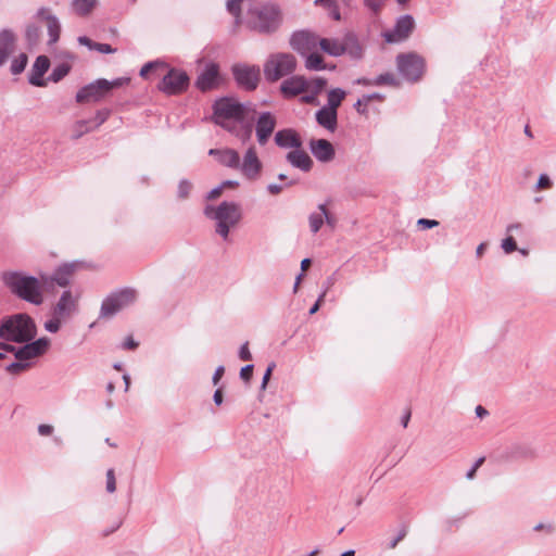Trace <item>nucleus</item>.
<instances>
[{
	"instance_id": "1",
	"label": "nucleus",
	"mask_w": 556,
	"mask_h": 556,
	"mask_svg": "<svg viewBox=\"0 0 556 556\" xmlns=\"http://www.w3.org/2000/svg\"><path fill=\"white\" fill-rule=\"evenodd\" d=\"M255 113L251 103H241L233 98L224 97L213 104V121L228 132H235L237 124H242L248 114Z\"/></svg>"
},
{
	"instance_id": "2",
	"label": "nucleus",
	"mask_w": 556,
	"mask_h": 556,
	"mask_svg": "<svg viewBox=\"0 0 556 556\" xmlns=\"http://www.w3.org/2000/svg\"><path fill=\"white\" fill-rule=\"evenodd\" d=\"M282 21L281 8L274 2H264L248 10L245 23L249 29L269 35L279 29Z\"/></svg>"
},
{
	"instance_id": "3",
	"label": "nucleus",
	"mask_w": 556,
	"mask_h": 556,
	"mask_svg": "<svg viewBox=\"0 0 556 556\" xmlns=\"http://www.w3.org/2000/svg\"><path fill=\"white\" fill-rule=\"evenodd\" d=\"M36 336L35 320L26 313L5 316L0 321V338L3 341L23 343L34 340Z\"/></svg>"
},
{
	"instance_id": "4",
	"label": "nucleus",
	"mask_w": 556,
	"mask_h": 556,
	"mask_svg": "<svg viewBox=\"0 0 556 556\" xmlns=\"http://www.w3.org/2000/svg\"><path fill=\"white\" fill-rule=\"evenodd\" d=\"M204 215L216 222V233L224 240H227L230 228L235 227L241 220L242 211L239 203L223 201L217 206L206 205Z\"/></svg>"
},
{
	"instance_id": "5",
	"label": "nucleus",
	"mask_w": 556,
	"mask_h": 556,
	"mask_svg": "<svg viewBox=\"0 0 556 556\" xmlns=\"http://www.w3.org/2000/svg\"><path fill=\"white\" fill-rule=\"evenodd\" d=\"M5 283L12 293L28 303L40 305L43 301L40 282L34 276L13 271L5 276Z\"/></svg>"
},
{
	"instance_id": "6",
	"label": "nucleus",
	"mask_w": 556,
	"mask_h": 556,
	"mask_svg": "<svg viewBox=\"0 0 556 556\" xmlns=\"http://www.w3.org/2000/svg\"><path fill=\"white\" fill-rule=\"evenodd\" d=\"M129 83V78L121 77L113 80L104 78L97 79L78 90L76 93V101L78 103L85 102H99L102 100L113 88H119Z\"/></svg>"
},
{
	"instance_id": "7",
	"label": "nucleus",
	"mask_w": 556,
	"mask_h": 556,
	"mask_svg": "<svg viewBox=\"0 0 556 556\" xmlns=\"http://www.w3.org/2000/svg\"><path fill=\"white\" fill-rule=\"evenodd\" d=\"M296 68V59L290 53H273L264 64V75L267 81L275 83L292 74Z\"/></svg>"
},
{
	"instance_id": "8",
	"label": "nucleus",
	"mask_w": 556,
	"mask_h": 556,
	"mask_svg": "<svg viewBox=\"0 0 556 556\" xmlns=\"http://www.w3.org/2000/svg\"><path fill=\"white\" fill-rule=\"evenodd\" d=\"M137 299V291L132 288H124L109 294L102 302L101 318H110L122 309L130 306Z\"/></svg>"
},
{
	"instance_id": "9",
	"label": "nucleus",
	"mask_w": 556,
	"mask_h": 556,
	"mask_svg": "<svg viewBox=\"0 0 556 556\" xmlns=\"http://www.w3.org/2000/svg\"><path fill=\"white\" fill-rule=\"evenodd\" d=\"M399 73L408 81H418L426 67L425 59L416 52L400 53L396 56Z\"/></svg>"
},
{
	"instance_id": "10",
	"label": "nucleus",
	"mask_w": 556,
	"mask_h": 556,
	"mask_svg": "<svg viewBox=\"0 0 556 556\" xmlns=\"http://www.w3.org/2000/svg\"><path fill=\"white\" fill-rule=\"evenodd\" d=\"M231 73L237 85L247 91L255 90L261 81V68L258 65L236 63L231 67Z\"/></svg>"
},
{
	"instance_id": "11",
	"label": "nucleus",
	"mask_w": 556,
	"mask_h": 556,
	"mask_svg": "<svg viewBox=\"0 0 556 556\" xmlns=\"http://www.w3.org/2000/svg\"><path fill=\"white\" fill-rule=\"evenodd\" d=\"M190 84V78L185 71L169 68L159 84V89L166 94H180Z\"/></svg>"
},
{
	"instance_id": "12",
	"label": "nucleus",
	"mask_w": 556,
	"mask_h": 556,
	"mask_svg": "<svg viewBox=\"0 0 556 556\" xmlns=\"http://www.w3.org/2000/svg\"><path fill=\"white\" fill-rule=\"evenodd\" d=\"M50 344L51 340L48 337L23 342L22 346H17L16 359L28 363L30 359L38 358L47 353Z\"/></svg>"
},
{
	"instance_id": "13",
	"label": "nucleus",
	"mask_w": 556,
	"mask_h": 556,
	"mask_svg": "<svg viewBox=\"0 0 556 556\" xmlns=\"http://www.w3.org/2000/svg\"><path fill=\"white\" fill-rule=\"evenodd\" d=\"M415 27V21L412 15L405 14L396 20L392 30L383 34V38L388 43H395L406 40Z\"/></svg>"
},
{
	"instance_id": "14",
	"label": "nucleus",
	"mask_w": 556,
	"mask_h": 556,
	"mask_svg": "<svg viewBox=\"0 0 556 556\" xmlns=\"http://www.w3.org/2000/svg\"><path fill=\"white\" fill-rule=\"evenodd\" d=\"M319 37L309 30H299L292 34L290 45L302 55L314 51L319 46Z\"/></svg>"
},
{
	"instance_id": "15",
	"label": "nucleus",
	"mask_w": 556,
	"mask_h": 556,
	"mask_svg": "<svg viewBox=\"0 0 556 556\" xmlns=\"http://www.w3.org/2000/svg\"><path fill=\"white\" fill-rule=\"evenodd\" d=\"M262 162L260 161L256 149L254 146L249 147L243 155L242 162L238 169L241 170L242 175L249 180H255L260 177L262 172Z\"/></svg>"
},
{
	"instance_id": "16",
	"label": "nucleus",
	"mask_w": 556,
	"mask_h": 556,
	"mask_svg": "<svg viewBox=\"0 0 556 556\" xmlns=\"http://www.w3.org/2000/svg\"><path fill=\"white\" fill-rule=\"evenodd\" d=\"M276 125L277 118L271 112L260 113L255 124V134L260 146H265L268 142Z\"/></svg>"
},
{
	"instance_id": "17",
	"label": "nucleus",
	"mask_w": 556,
	"mask_h": 556,
	"mask_svg": "<svg viewBox=\"0 0 556 556\" xmlns=\"http://www.w3.org/2000/svg\"><path fill=\"white\" fill-rule=\"evenodd\" d=\"M78 311V296L65 290L52 309V315L68 319Z\"/></svg>"
},
{
	"instance_id": "18",
	"label": "nucleus",
	"mask_w": 556,
	"mask_h": 556,
	"mask_svg": "<svg viewBox=\"0 0 556 556\" xmlns=\"http://www.w3.org/2000/svg\"><path fill=\"white\" fill-rule=\"evenodd\" d=\"M219 76V66L217 63L211 62L199 74L195 80V87L201 91L212 90L217 86Z\"/></svg>"
},
{
	"instance_id": "19",
	"label": "nucleus",
	"mask_w": 556,
	"mask_h": 556,
	"mask_svg": "<svg viewBox=\"0 0 556 556\" xmlns=\"http://www.w3.org/2000/svg\"><path fill=\"white\" fill-rule=\"evenodd\" d=\"M309 90V81L303 76H292L280 85V91L286 98L296 97Z\"/></svg>"
},
{
	"instance_id": "20",
	"label": "nucleus",
	"mask_w": 556,
	"mask_h": 556,
	"mask_svg": "<svg viewBox=\"0 0 556 556\" xmlns=\"http://www.w3.org/2000/svg\"><path fill=\"white\" fill-rule=\"evenodd\" d=\"M503 457L506 460L534 459L536 452L528 443L514 442L505 448Z\"/></svg>"
},
{
	"instance_id": "21",
	"label": "nucleus",
	"mask_w": 556,
	"mask_h": 556,
	"mask_svg": "<svg viewBox=\"0 0 556 556\" xmlns=\"http://www.w3.org/2000/svg\"><path fill=\"white\" fill-rule=\"evenodd\" d=\"M309 150L316 160L321 163H328L336 156L334 148L327 139H311Z\"/></svg>"
},
{
	"instance_id": "22",
	"label": "nucleus",
	"mask_w": 556,
	"mask_h": 556,
	"mask_svg": "<svg viewBox=\"0 0 556 556\" xmlns=\"http://www.w3.org/2000/svg\"><path fill=\"white\" fill-rule=\"evenodd\" d=\"M275 143L281 149L302 148L303 141L299 132L293 128H283L278 130L274 137Z\"/></svg>"
},
{
	"instance_id": "23",
	"label": "nucleus",
	"mask_w": 556,
	"mask_h": 556,
	"mask_svg": "<svg viewBox=\"0 0 556 556\" xmlns=\"http://www.w3.org/2000/svg\"><path fill=\"white\" fill-rule=\"evenodd\" d=\"M50 67V60L46 55H39L35 60L30 70L28 81L33 86L42 87L45 86L43 75Z\"/></svg>"
},
{
	"instance_id": "24",
	"label": "nucleus",
	"mask_w": 556,
	"mask_h": 556,
	"mask_svg": "<svg viewBox=\"0 0 556 556\" xmlns=\"http://www.w3.org/2000/svg\"><path fill=\"white\" fill-rule=\"evenodd\" d=\"M79 266L80 264L78 262L62 264L54 270L50 280L58 286L65 288L70 285L72 277Z\"/></svg>"
},
{
	"instance_id": "25",
	"label": "nucleus",
	"mask_w": 556,
	"mask_h": 556,
	"mask_svg": "<svg viewBox=\"0 0 556 556\" xmlns=\"http://www.w3.org/2000/svg\"><path fill=\"white\" fill-rule=\"evenodd\" d=\"M343 54L349 55L352 60H361L364 55L363 46L359 43L357 36L349 31L341 39Z\"/></svg>"
},
{
	"instance_id": "26",
	"label": "nucleus",
	"mask_w": 556,
	"mask_h": 556,
	"mask_svg": "<svg viewBox=\"0 0 556 556\" xmlns=\"http://www.w3.org/2000/svg\"><path fill=\"white\" fill-rule=\"evenodd\" d=\"M208 155L215 156L218 163L226 167L238 169L240 166V155L233 149H211Z\"/></svg>"
},
{
	"instance_id": "27",
	"label": "nucleus",
	"mask_w": 556,
	"mask_h": 556,
	"mask_svg": "<svg viewBox=\"0 0 556 556\" xmlns=\"http://www.w3.org/2000/svg\"><path fill=\"white\" fill-rule=\"evenodd\" d=\"M286 160L291 166L305 173L309 172L314 164L311 156L302 148L289 151L286 155Z\"/></svg>"
},
{
	"instance_id": "28",
	"label": "nucleus",
	"mask_w": 556,
	"mask_h": 556,
	"mask_svg": "<svg viewBox=\"0 0 556 556\" xmlns=\"http://www.w3.org/2000/svg\"><path fill=\"white\" fill-rule=\"evenodd\" d=\"M16 35L11 29L0 30V66H2L14 52Z\"/></svg>"
},
{
	"instance_id": "29",
	"label": "nucleus",
	"mask_w": 556,
	"mask_h": 556,
	"mask_svg": "<svg viewBox=\"0 0 556 556\" xmlns=\"http://www.w3.org/2000/svg\"><path fill=\"white\" fill-rule=\"evenodd\" d=\"M37 16L47 21L49 45L55 43L59 40L61 33V25L58 17L51 14L50 10L46 8L39 9Z\"/></svg>"
},
{
	"instance_id": "30",
	"label": "nucleus",
	"mask_w": 556,
	"mask_h": 556,
	"mask_svg": "<svg viewBox=\"0 0 556 556\" xmlns=\"http://www.w3.org/2000/svg\"><path fill=\"white\" fill-rule=\"evenodd\" d=\"M316 122L329 131H334L338 125V111L323 106L316 114Z\"/></svg>"
},
{
	"instance_id": "31",
	"label": "nucleus",
	"mask_w": 556,
	"mask_h": 556,
	"mask_svg": "<svg viewBox=\"0 0 556 556\" xmlns=\"http://www.w3.org/2000/svg\"><path fill=\"white\" fill-rule=\"evenodd\" d=\"M320 49L331 55V56H341L343 55V50L341 47V39L338 38H321L319 40Z\"/></svg>"
},
{
	"instance_id": "32",
	"label": "nucleus",
	"mask_w": 556,
	"mask_h": 556,
	"mask_svg": "<svg viewBox=\"0 0 556 556\" xmlns=\"http://www.w3.org/2000/svg\"><path fill=\"white\" fill-rule=\"evenodd\" d=\"M305 56V67L308 71H323L326 68L324 58L317 52H308Z\"/></svg>"
},
{
	"instance_id": "33",
	"label": "nucleus",
	"mask_w": 556,
	"mask_h": 556,
	"mask_svg": "<svg viewBox=\"0 0 556 556\" xmlns=\"http://www.w3.org/2000/svg\"><path fill=\"white\" fill-rule=\"evenodd\" d=\"M346 92L341 88L331 89L328 92V103L325 105L326 108L338 111V108L341 105L342 101L345 99Z\"/></svg>"
},
{
	"instance_id": "34",
	"label": "nucleus",
	"mask_w": 556,
	"mask_h": 556,
	"mask_svg": "<svg viewBox=\"0 0 556 556\" xmlns=\"http://www.w3.org/2000/svg\"><path fill=\"white\" fill-rule=\"evenodd\" d=\"M97 4V0H73L72 7L78 15L89 14Z\"/></svg>"
},
{
	"instance_id": "35",
	"label": "nucleus",
	"mask_w": 556,
	"mask_h": 556,
	"mask_svg": "<svg viewBox=\"0 0 556 556\" xmlns=\"http://www.w3.org/2000/svg\"><path fill=\"white\" fill-rule=\"evenodd\" d=\"M71 71V65L68 63H60L55 65L48 77V80L53 83H59Z\"/></svg>"
},
{
	"instance_id": "36",
	"label": "nucleus",
	"mask_w": 556,
	"mask_h": 556,
	"mask_svg": "<svg viewBox=\"0 0 556 556\" xmlns=\"http://www.w3.org/2000/svg\"><path fill=\"white\" fill-rule=\"evenodd\" d=\"M92 123H93V121H91V119L77 121L74 125L73 138L78 139L81 136H84L85 134L93 130Z\"/></svg>"
},
{
	"instance_id": "37",
	"label": "nucleus",
	"mask_w": 556,
	"mask_h": 556,
	"mask_svg": "<svg viewBox=\"0 0 556 556\" xmlns=\"http://www.w3.org/2000/svg\"><path fill=\"white\" fill-rule=\"evenodd\" d=\"M27 61H28V58L25 53H21L16 59H14L11 63V73L13 75H18L21 74L26 65H27Z\"/></svg>"
},
{
	"instance_id": "38",
	"label": "nucleus",
	"mask_w": 556,
	"mask_h": 556,
	"mask_svg": "<svg viewBox=\"0 0 556 556\" xmlns=\"http://www.w3.org/2000/svg\"><path fill=\"white\" fill-rule=\"evenodd\" d=\"M309 222V228L313 233H316L319 231L321 226L324 225V212H314L308 217Z\"/></svg>"
},
{
	"instance_id": "39",
	"label": "nucleus",
	"mask_w": 556,
	"mask_h": 556,
	"mask_svg": "<svg viewBox=\"0 0 556 556\" xmlns=\"http://www.w3.org/2000/svg\"><path fill=\"white\" fill-rule=\"evenodd\" d=\"M374 85L375 86H382V85H388V86H399V81L395 77L394 74L392 73H383V74H380L378 75L375 79H374Z\"/></svg>"
},
{
	"instance_id": "40",
	"label": "nucleus",
	"mask_w": 556,
	"mask_h": 556,
	"mask_svg": "<svg viewBox=\"0 0 556 556\" xmlns=\"http://www.w3.org/2000/svg\"><path fill=\"white\" fill-rule=\"evenodd\" d=\"M232 134L236 135L242 142H245L252 136V125L250 123H242L240 127L237 125V129Z\"/></svg>"
},
{
	"instance_id": "41",
	"label": "nucleus",
	"mask_w": 556,
	"mask_h": 556,
	"mask_svg": "<svg viewBox=\"0 0 556 556\" xmlns=\"http://www.w3.org/2000/svg\"><path fill=\"white\" fill-rule=\"evenodd\" d=\"M30 367L29 363L17 361L9 364L5 367V370L11 375H20L21 372L27 370Z\"/></svg>"
},
{
	"instance_id": "42",
	"label": "nucleus",
	"mask_w": 556,
	"mask_h": 556,
	"mask_svg": "<svg viewBox=\"0 0 556 556\" xmlns=\"http://www.w3.org/2000/svg\"><path fill=\"white\" fill-rule=\"evenodd\" d=\"M25 36L29 45H36L40 37V28L34 24L28 25Z\"/></svg>"
},
{
	"instance_id": "43",
	"label": "nucleus",
	"mask_w": 556,
	"mask_h": 556,
	"mask_svg": "<svg viewBox=\"0 0 556 556\" xmlns=\"http://www.w3.org/2000/svg\"><path fill=\"white\" fill-rule=\"evenodd\" d=\"M408 533V527L406 525H402L397 530L396 535L389 542L388 548L394 549L397 544L405 539Z\"/></svg>"
},
{
	"instance_id": "44",
	"label": "nucleus",
	"mask_w": 556,
	"mask_h": 556,
	"mask_svg": "<svg viewBox=\"0 0 556 556\" xmlns=\"http://www.w3.org/2000/svg\"><path fill=\"white\" fill-rule=\"evenodd\" d=\"M192 184L187 179H181L178 184L177 197L179 199H187L191 192Z\"/></svg>"
},
{
	"instance_id": "45",
	"label": "nucleus",
	"mask_w": 556,
	"mask_h": 556,
	"mask_svg": "<svg viewBox=\"0 0 556 556\" xmlns=\"http://www.w3.org/2000/svg\"><path fill=\"white\" fill-rule=\"evenodd\" d=\"M241 3L242 0H228L227 1V10L228 12L236 17L237 23L239 22L241 15Z\"/></svg>"
},
{
	"instance_id": "46",
	"label": "nucleus",
	"mask_w": 556,
	"mask_h": 556,
	"mask_svg": "<svg viewBox=\"0 0 556 556\" xmlns=\"http://www.w3.org/2000/svg\"><path fill=\"white\" fill-rule=\"evenodd\" d=\"M110 114L111 111L108 109L97 111L94 118H91V121H93V129L102 125L109 118Z\"/></svg>"
},
{
	"instance_id": "47",
	"label": "nucleus",
	"mask_w": 556,
	"mask_h": 556,
	"mask_svg": "<svg viewBox=\"0 0 556 556\" xmlns=\"http://www.w3.org/2000/svg\"><path fill=\"white\" fill-rule=\"evenodd\" d=\"M62 320H64L62 317L53 316L52 319L45 323V329L51 333H55L60 330Z\"/></svg>"
},
{
	"instance_id": "48",
	"label": "nucleus",
	"mask_w": 556,
	"mask_h": 556,
	"mask_svg": "<svg viewBox=\"0 0 556 556\" xmlns=\"http://www.w3.org/2000/svg\"><path fill=\"white\" fill-rule=\"evenodd\" d=\"M327 80L324 77H317L309 81V89L315 93L318 94L323 91V89L326 87Z\"/></svg>"
},
{
	"instance_id": "49",
	"label": "nucleus",
	"mask_w": 556,
	"mask_h": 556,
	"mask_svg": "<svg viewBox=\"0 0 556 556\" xmlns=\"http://www.w3.org/2000/svg\"><path fill=\"white\" fill-rule=\"evenodd\" d=\"M116 490V479H115V473H114V469H109L106 471V491L109 493H114Z\"/></svg>"
},
{
	"instance_id": "50",
	"label": "nucleus",
	"mask_w": 556,
	"mask_h": 556,
	"mask_svg": "<svg viewBox=\"0 0 556 556\" xmlns=\"http://www.w3.org/2000/svg\"><path fill=\"white\" fill-rule=\"evenodd\" d=\"M502 249L507 254L513 253L514 251H516L517 250V244H516L515 239L511 236L505 238L503 240V242H502Z\"/></svg>"
},
{
	"instance_id": "51",
	"label": "nucleus",
	"mask_w": 556,
	"mask_h": 556,
	"mask_svg": "<svg viewBox=\"0 0 556 556\" xmlns=\"http://www.w3.org/2000/svg\"><path fill=\"white\" fill-rule=\"evenodd\" d=\"M318 208L319 211L324 212V223L333 228L336 226L337 219L327 211L326 204H319Z\"/></svg>"
},
{
	"instance_id": "52",
	"label": "nucleus",
	"mask_w": 556,
	"mask_h": 556,
	"mask_svg": "<svg viewBox=\"0 0 556 556\" xmlns=\"http://www.w3.org/2000/svg\"><path fill=\"white\" fill-rule=\"evenodd\" d=\"M365 5L375 14H378L383 5V0H364Z\"/></svg>"
},
{
	"instance_id": "53",
	"label": "nucleus",
	"mask_w": 556,
	"mask_h": 556,
	"mask_svg": "<svg viewBox=\"0 0 556 556\" xmlns=\"http://www.w3.org/2000/svg\"><path fill=\"white\" fill-rule=\"evenodd\" d=\"M484 460H485V458H484V457H480V458H478V459L473 463L472 467H471V468L467 471V473H466V478H467L468 480H472V479L476 477V472H477V470L482 466V464L484 463Z\"/></svg>"
},
{
	"instance_id": "54",
	"label": "nucleus",
	"mask_w": 556,
	"mask_h": 556,
	"mask_svg": "<svg viewBox=\"0 0 556 556\" xmlns=\"http://www.w3.org/2000/svg\"><path fill=\"white\" fill-rule=\"evenodd\" d=\"M552 185L551 178L546 174H541L536 182V189H549Z\"/></svg>"
},
{
	"instance_id": "55",
	"label": "nucleus",
	"mask_w": 556,
	"mask_h": 556,
	"mask_svg": "<svg viewBox=\"0 0 556 556\" xmlns=\"http://www.w3.org/2000/svg\"><path fill=\"white\" fill-rule=\"evenodd\" d=\"M276 367V364L275 363H270L268 365V367L266 368L265 372H264V376H263V379H262V384H261V389L265 390L266 387H267V383L271 377V374H273V370L275 369Z\"/></svg>"
},
{
	"instance_id": "56",
	"label": "nucleus",
	"mask_w": 556,
	"mask_h": 556,
	"mask_svg": "<svg viewBox=\"0 0 556 556\" xmlns=\"http://www.w3.org/2000/svg\"><path fill=\"white\" fill-rule=\"evenodd\" d=\"M417 225L422 229H431L433 227H437L439 225V222L435 219L419 218L417 220Z\"/></svg>"
},
{
	"instance_id": "57",
	"label": "nucleus",
	"mask_w": 556,
	"mask_h": 556,
	"mask_svg": "<svg viewBox=\"0 0 556 556\" xmlns=\"http://www.w3.org/2000/svg\"><path fill=\"white\" fill-rule=\"evenodd\" d=\"M254 366L252 364L245 365L240 370V378L245 382L250 381L252 378Z\"/></svg>"
},
{
	"instance_id": "58",
	"label": "nucleus",
	"mask_w": 556,
	"mask_h": 556,
	"mask_svg": "<svg viewBox=\"0 0 556 556\" xmlns=\"http://www.w3.org/2000/svg\"><path fill=\"white\" fill-rule=\"evenodd\" d=\"M239 358L241 361H251L252 354L249 350V343L244 342L239 349Z\"/></svg>"
},
{
	"instance_id": "59",
	"label": "nucleus",
	"mask_w": 556,
	"mask_h": 556,
	"mask_svg": "<svg viewBox=\"0 0 556 556\" xmlns=\"http://www.w3.org/2000/svg\"><path fill=\"white\" fill-rule=\"evenodd\" d=\"M159 65H160L159 62H148V63H146L141 67V70H140V73H139L140 76L142 78H146L148 76L149 72L152 71L153 68L157 67Z\"/></svg>"
},
{
	"instance_id": "60",
	"label": "nucleus",
	"mask_w": 556,
	"mask_h": 556,
	"mask_svg": "<svg viewBox=\"0 0 556 556\" xmlns=\"http://www.w3.org/2000/svg\"><path fill=\"white\" fill-rule=\"evenodd\" d=\"M462 519H463L462 517H451V518H447L444 521V526H445L446 531H451L454 527H458V525L462 521Z\"/></svg>"
},
{
	"instance_id": "61",
	"label": "nucleus",
	"mask_w": 556,
	"mask_h": 556,
	"mask_svg": "<svg viewBox=\"0 0 556 556\" xmlns=\"http://www.w3.org/2000/svg\"><path fill=\"white\" fill-rule=\"evenodd\" d=\"M94 50L105 54L115 52V49H113L110 45L100 42L96 43Z\"/></svg>"
},
{
	"instance_id": "62",
	"label": "nucleus",
	"mask_w": 556,
	"mask_h": 556,
	"mask_svg": "<svg viewBox=\"0 0 556 556\" xmlns=\"http://www.w3.org/2000/svg\"><path fill=\"white\" fill-rule=\"evenodd\" d=\"M224 372H225V368H224V366H218V367L215 369V371H214V374H213V377H212V382H213V384H214V386H216V384H218V383H219V381H220V379H222V377H223Z\"/></svg>"
},
{
	"instance_id": "63",
	"label": "nucleus",
	"mask_w": 556,
	"mask_h": 556,
	"mask_svg": "<svg viewBox=\"0 0 556 556\" xmlns=\"http://www.w3.org/2000/svg\"><path fill=\"white\" fill-rule=\"evenodd\" d=\"M78 42L81 45V46H85L87 48H89L90 50H94V46L97 42L92 41L90 38H88L87 36H80L78 37Z\"/></svg>"
},
{
	"instance_id": "64",
	"label": "nucleus",
	"mask_w": 556,
	"mask_h": 556,
	"mask_svg": "<svg viewBox=\"0 0 556 556\" xmlns=\"http://www.w3.org/2000/svg\"><path fill=\"white\" fill-rule=\"evenodd\" d=\"M53 432V427L51 425L41 424L38 426V433L40 435L47 437Z\"/></svg>"
}]
</instances>
